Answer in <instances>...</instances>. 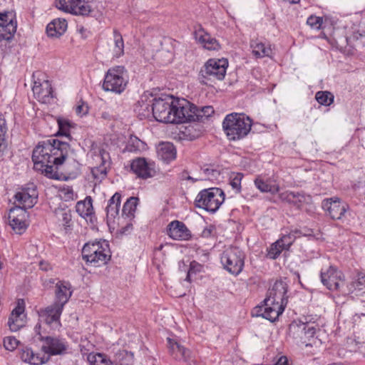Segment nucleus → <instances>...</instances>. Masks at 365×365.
Returning a JSON list of instances; mask_svg holds the SVG:
<instances>
[{
    "mask_svg": "<svg viewBox=\"0 0 365 365\" xmlns=\"http://www.w3.org/2000/svg\"><path fill=\"white\" fill-rule=\"evenodd\" d=\"M73 150L66 142L48 139L39 142L32 153L34 170L51 179H60V173L72 175L79 170Z\"/></svg>",
    "mask_w": 365,
    "mask_h": 365,
    "instance_id": "obj_1",
    "label": "nucleus"
},
{
    "mask_svg": "<svg viewBox=\"0 0 365 365\" xmlns=\"http://www.w3.org/2000/svg\"><path fill=\"white\" fill-rule=\"evenodd\" d=\"M214 112L212 106L198 108L185 99H174L169 96L155 98L152 108L153 117L166 123L205 122Z\"/></svg>",
    "mask_w": 365,
    "mask_h": 365,
    "instance_id": "obj_2",
    "label": "nucleus"
},
{
    "mask_svg": "<svg viewBox=\"0 0 365 365\" xmlns=\"http://www.w3.org/2000/svg\"><path fill=\"white\" fill-rule=\"evenodd\" d=\"M287 284L282 281H277L268 290L267 297L261 305L255 308V314L274 322L282 314L287 306Z\"/></svg>",
    "mask_w": 365,
    "mask_h": 365,
    "instance_id": "obj_3",
    "label": "nucleus"
},
{
    "mask_svg": "<svg viewBox=\"0 0 365 365\" xmlns=\"http://www.w3.org/2000/svg\"><path fill=\"white\" fill-rule=\"evenodd\" d=\"M43 341L41 350L43 354H35L29 347L21 349L20 358L26 363L31 365H41L49 360V355H62L66 353L68 345L67 342L60 338L53 336L41 337Z\"/></svg>",
    "mask_w": 365,
    "mask_h": 365,
    "instance_id": "obj_4",
    "label": "nucleus"
},
{
    "mask_svg": "<svg viewBox=\"0 0 365 365\" xmlns=\"http://www.w3.org/2000/svg\"><path fill=\"white\" fill-rule=\"evenodd\" d=\"M252 121L244 113L228 114L222 122V128L230 140H237L245 137L251 130Z\"/></svg>",
    "mask_w": 365,
    "mask_h": 365,
    "instance_id": "obj_5",
    "label": "nucleus"
},
{
    "mask_svg": "<svg viewBox=\"0 0 365 365\" xmlns=\"http://www.w3.org/2000/svg\"><path fill=\"white\" fill-rule=\"evenodd\" d=\"M109 245L106 241L88 242L82 248V258L95 267L105 265L110 259Z\"/></svg>",
    "mask_w": 365,
    "mask_h": 365,
    "instance_id": "obj_6",
    "label": "nucleus"
},
{
    "mask_svg": "<svg viewBox=\"0 0 365 365\" xmlns=\"http://www.w3.org/2000/svg\"><path fill=\"white\" fill-rule=\"evenodd\" d=\"M228 62L226 59H209L200 69L198 79L200 83L212 86L224 79Z\"/></svg>",
    "mask_w": 365,
    "mask_h": 365,
    "instance_id": "obj_7",
    "label": "nucleus"
},
{
    "mask_svg": "<svg viewBox=\"0 0 365 365\" xmlns=\"http://www.w3.org/2000/svg\"><path fill=\"white\" fill-rule=\"evenodd\" d=\"M225 200L223 191L218 187H211L200 191L197 195L195 205L210 212H215Z\"/></svg>",
    "mask_w": 365,
    "mask_h": 365,
    "instance_id": "obj_8",
    "label": "nucleus"
},
{
    "mask_svg": "<svg viewBox=\"0 0 365 365\" xmlns=\"http://www.w3.org/2000/svg\"><path fill=\"white\" fill-rule=\"evenodd\" d=\"M128 84L126 70L123 66H117L110 68L104 77L103 89L106 91L120 94Z\"/></svg>",
    "mask_w": 365,
    "mask_h": 365,
    "instance_id": "obj_9",
    "label": "nucleus"
},
{
    "mask_svg": "<svg viewBox=\"0 0 365 365\" xmlns=\"http://www.w3.org/2000/svg\"><path fill=\"white\" fill-rule=\"evenodd\" d=\"M245 254L237 247L227 248L221 255V262L224 268L230 274L238 275L245 264Z\"/></svg>",
    "mask_w": 365,
    "mask_h": 365,
    "instance_id": "obj_10",
    "label": "nucleus"
},
{
    "mask_svg": "<svg viewBox=\"0 0 365 365\" xmlns=\"http://www.w3.org/2000/svg\"><path fill=\"white\" fill-rule=\"evenodd\" d=\"M96 0H56V6L66 13L74 15H88L93 9V4Z\"/></svg>",
    "mask_w": 365,
    "mask_h": 365,
    "instance_id": "obj_11",
    "label": "nucleus"
},
{
    "mask_svg": "<svg viewBox=\"0 0 365 365\" xmlns=\"http://www.w3.org/2000/svg\"><path fill=\"white\" fill-rule=\"evenodd\" d=\"M26 211L21 206L11 208L9 214V225L17 234H22L27 228Z\"/></svg>",
    "mask_w": 365,
    "mask_h": 365,
    "instance_id": "obj_12",
    "label": "nucleus"
},
{
    "mask_svg": "<svg viewBox=\"0 0 365 365\" xmlns=\"http://www.w3.org/2000/svg\"><path fill=\"white\" fill-rule=\"evenodd\" d=\"M322 207L332 219L341 220L349 209V205L341 202L339 197H331L323 200Z\"/></svg>",
    "mask_w": 365,
    "mask_h": 365,
    "instance_id": "obj_13",
    "label": "nucleus"
},
{
    "mask_svg": "<svg viewBox=\"0 0 365 365\" xmlns=\"http://www.w3.org/2000/svg\"><path fill=\"white\" fill-rule=\"evenodd\" d=\"M321 281L329 290H337L343 282V274L334 267L330 266L326 271H321Z\"/></svg>",
    "mask_w": 365,
    "mask_h": 365,
    "instance_id": "obj_14",
    "label": "nucleus"
},
{
    "mask_svg": "<svg viewBox=\"0 0 365 365\" xmlns=\"http://www.w3.org/2000/svg\"><path fill=\"white\" fill-rule=\"evenodd\" d=\"M290 329L293 331L294 336L296 339H299L302 344H305L306 346H312V344L308 343L307 341L313 338L316 333V328L313 324L300 322L292 324Z\"/></svg>",
    "mask_w": 365,
    "mask_h": 365,
    "instance_id": "obj_15",
    "label": "nucleus"
},
{
    "mask_svg": "<svg viewBox=\"0 0 365 365\" xmlns=\"http://www.w3.org/2000/svg\"><path fill=\"white\" fill-rule=\"evenodd\" d=\"M155 98L152 94L144 93L135 103L134 111L140 119L148 118L153 116L152 108Z\"/></svg>",
    "mask_w": 365,
    "mask_h": 365,
    "instance_id": "obj_16",
    "label": "nucleus"
},
{
    "mask_svg": "<svg viewBox=\"0 0 365 365\" xmlns=\"http://www.w3.org/2000/svg\"><path fill=\"white\" fill-rule=\"evenodd\" d=\"M32 91L35 98L43 103H47L53 98V90L51 84L48 81L43 82L35 81Z\"/></svg>",
    "mask_w": 365,
    "mask_h": 365,
    "instance_id": "obj_17",
    "label": "nucleus"
},
{
    "mask_svg": "<svg viewBox=\"0 0 365 365\" xmlns=\"http://www.w3.org/2000/svg\"><path fill=\"white\" fill-rule=\"evenodd\" d=\"M15 200L26 208L32 207L36 202L38 193L34 185L31 187L24 188L22 191L15 195Z\"/></svg>",
    "mask_w": 365,
    "mask_h": 365,
    "instance_id": "obj_18",
    "label": "nucleus"
},
{
    "mask_svg": "<svg viewBox=\"0 0 365 365\" xmlns=\"http://www.w3.org/2000/svg\"><path fill=\"white\" fill-rule=\"evenodd\" d=\"M168 235L175 240H187L191 237L185 225L178 220H174L168 225Z\"/></svg>",
    "mask_w": 365,
    "mask_h": 365,
    "instance_id": "obj_19",
    "label": "nucleus"
},
{
    "mask_svg": "<svg viewBox=\"0 0 365 365\" xmlns=\"http://www.w3.org/2000/svg\"><path fill=\"white\" fill-rule=\"evenodd\" d=\"M281 198L298 208H301L303 204H309L312 201V197L309 195H306L304 192H294L287 191L281 194Z\"/></svg>",
    "mask_w": 365,
    "mask_h": 365,
    "instance_id": "obj_20",
    "label": "nucleus"
},
{
    "mask_svg": "<svg viewBox=\"0 0 365 365\" xmlns=\"http://www.w3.org/2000/svg\"><path fill=\"white\" fill-rule=\"evenodd\" d=\"M130 167L133 173L139 178L146 179L152 176L153 169L150 165L143 158H138L133 160Z\"/></svg>",
    "mask_w": 365,
    "mask_h": 365,
    "instance_id": "obj_21",
    "label": "nucleus"
},
{
    "mask_svg": "<svg viewBox=\"0 0 365 365\" xmlns=\"http://www.w3.org/2000/svg\"><path fill=\"white\" fill-rule=\"evenodd\" d=\"M158 157L165 163H170L176 158V149L174 145L169 142L161 143L157 148Z\"/></svg>",
    "mask_w": 365,
    "mask_h": 365,
    "instance_id": "obj_22",
    "label": "nucleus"
},
{
    "mask_svg": "<svg viewBox=\"0 0 365 365\" xmlns=\"http://www.w3.org/2000/svg\"><path fill=\"white\" fill-rule=\"evenodd\" d=\"M71 284L66 282H58L56 285L55 302L64 306L72 295Z\"/></svg>",
    "mask_w": 365,
    "mask_h": 365,
    "instance_id": "obj_23",
    "label": "nucleus"
},
{
    "mask_svg": "<svg viewBox=\"0 0 365 365\" xmlns=\"http://www.w3.org/2000/svg\"><path fill=\"white\" fill-rule=\"evenodd\" d=\"M67 21L64 19H56L46 26V33L49 37L58 38L62 36L67 29Z\"/></svg>",
    "mask_w": 365,
    "mask_h": 365,
    "instance_id": "obj_24",
    "label": "nucleus"
},
{
    "mask_svg": "<svg viewBox=\"0 0 365 365\" xmlns=\"http://www.w3.org/2000/svg\"><path fill=\"white\" fill-rule=\"evenodd\" d=\"M63 305L59 303L54 302L53 304L47 307L43 311H42V316L46 317V322L47 324H51L56 322L60 324V317L63 309Z\"/></svg>",
    "mask_w": 365,
    "mask_h": 365,
    "instance_id": "obj_25",
    "label": "nucleus"
},
{
    "mask_svg": "<svg viewBox=\"0 0 365 365\" xmlns=\"http://www.w3.org/2000/svg\"><path fill=\"white\" fill-rule=\"evenodd\" d=\"M195 38L199 43L202 44L206 49L217 50L220 47L217 41L202 29H200L195 32Z\"/></svg>",
    "mask_w": 365,
    "mask_h": 365,
    "instance_id": "obj_26",
    "label": "nucleus"
},
{
    "mask_svg": "<svg viewBox=\"0 0 365 365\" xmlns=\"http://www.w3.org/2000/svg\"><path fill=\"white\" fill-rule=\"evenodd\" d=\"M76 211L84 219L91 217L93 213L91 197H86L84 200L78 201L76 205Z\"/></svg>",
    "mask_w": 365,
    "mask_h": 365,
    "instance_id": "obj_27",
    "label": "nucleus"
},
{
    "mask_svg": "<svg viewBox=\"0 0 365 365\" xmlns=\"http://www.w3.org/2000/svg\"><path fill=\"white\" fill-rule=\"evenodd\" d=\"M120 195L116 192L108 200V203L106 209L108 217L115 218V216L118 215L120 205Z\"/></svg>",
    "mask_w": 365,
    "mask_h": 365,
    "instance_id": "obj_28",
    "label": "nucleus"
},
{
    "mask_svg": "<svg viewBox=\"0 0 365 365\" xmlns=\"http://www.w3.org/2000/svg\"><path fill=\"white\" fill-rule=\"evenodd\" d=\"M7 126L5 118L0 114V158H3L7 151V140L6 134Z\"/></svg>",
    "mask_w": 365,
    "mask_h": 365,
    "instance_id": "obj_29",
    "label": "nucleus"
},
{
    "mask_svg": "<svg viewBox=\"0 0 365 365\" xmlns=\"http://www.w3.org/2000/svg\"><path fill=\"white\" fill-rule=\"evenodd\" d=\"M114 361L115 365H133V354L126 350H120L115 354Z\"/></svg>",
    "mask_w": 365,
    "mask_h": 365,
    "instance_id": "obj_30",
    "label": "nucleus"
},
{
    "mask_svg": "<svg viewBox=\"0 0 365 365\" xmlns=\"http://www.w3.org/2000/svg\"><path fill=\"white\" fill-rule=\"evenodd\" d=\"M113 55L115 58H119L124 54V41L122 35L117 30L113 31Z\"/></svg>",
    "mask_w": 365,
    "mask_h": 365,
    "instance_id": "obj_31",
    "label": "nucleus"
},
{
    "mask_svg": "<svg viewBox=\"0 0 365 365\" xmlns=\"http://www.w3.org/2000/svg\"><path fill=\"white\" fill-rule=\"evenodd\" d=\"M146 144L136 136H130L125 150L130 153H136L145 150Z\"/></svg>",
    "mask_w": 365,
    "mask_h": 365,
    "instance_id": "obj_32",
    "label": "nucleus"
},
{
    "mask_svg": "<svg viewBox=\"0 0 365 365\" xmlns=\"http://www.w3.org/2000/svg\"><path fill=\"white\" fill-rule=\"evenodd\" d=\"M87 360L91 365H113L106 355L101 353H90Z\"/></svg>",
    "mask_w": 365,
    "mask_h": 365,
    "instance_id": "obj_33",
    "label": "nucleus"
},
{
    "mask_svg": "<svg viewBox=\"0 0 365 365\" xmlns=\"http://www.w3.org/2000/svg\"><path fill=\"white\" fill-rule=\"evenodd\" d=\"M250 46L252 48L253 54L257 58L269 56L272 53L271 48L266 47L265 45L261 42L253 41L251 42Z\"/></svg>",
    "mask_w": 365,
    "mask_h": 365,
    "instance_id": "obj_34",
    "label": "nucleus"
},
{
    "mask_svg": "<svg viewBox=\"0 0 365 365\" xmlns=\"http://www.w3.org/2000/svg\"><path fill=\"white\" fill-rule=\"evenodd\" d=\"M138 197H131L125 202L122 210L123 215L127 217H131L134 216V212L136 210L138 204Z\"/></svg>",
    "mask_w": 365,
    "mask_h": 365,
    "instance_id": "obj_35",
    "label": "nucleus"
},
{
    "mask_svg": "<svg viewBox=\"0 0 365 365\" xmlns=\"http://www.w3.org/2000/svg\"><path fill=\"white\" fill-rule=\"evenodd\" d=\"M16 31V25L3 26L0 24V41H11Z\"/></svg>",
    "mask_w": 365,
    "mask_h": 365,
    "instance_id": "obj_36",
    "label": "nucleus"
},
{
    "mask_svg": "<svg viewBox=\"0 0 365 365\" xmlns=\"http://www.w3.org/2000/svg\"><path fill=\"white\" fill-rule=\"evenodd\" d=\"M57 123L58 125V130L56 135H64L71 139L70 128L71 127V124L70 121L65 118H58L57 119Z\"/></svg>",
    "mask_w": 365,
    "mask_h": 365,
    "instance_id": "obj_37",
    "label": "nucleus"
},
{
    "mask_svg": "<svg viewBox=\"0 0 365 365\" xmlns=\"http://www.w3.org/2000/svg\"><path fill=\"white\" fill-rule=\"evenodd\" d=\"M334 95L329 91H318L315 98L317 102L323 106H329L334 101Z\"/></svg>",
    "mask_w": 365,
    "mask_h": 365,
    "instance_id": "obj_38",
    "label": "nucleus"
},
{
    "mask_svg": "<svg viewBox=\"0 0 365 365\" xmlns=\"http://www.w3.org/2000/svg\"><path fill=\"white\" fill-rule=\"evenodd\" d=\"M102 163L98 167H94L91 169V174L94 179L101 181L104 179L107 174L106 167L105 166L106 161L104 160L103 156L101 157Z\"/></svg>",
    "mask_w": 365,
    "mask_h": 365,
    "instance_id": "obj_39",
    "label": "nucleus"
},
{
    "mask_svg": "<svg viewBox=\"0 0 365 365\" xmlns=\"http://www.w3.org/2000/svg\"><path fill=\"white\" fill-rule=\"evenodd\" d=\"M168 346L170 354L175 359H180V351H185L183 346L170 338H168Z\"/></svg>",
    "mask_w": 365,
    "mask_h": 365,
    "instance_id": "obj_40",
    "label": "nucleus"
},
{
    "mask_svg": "<svg viewBox=\"0 0 365 365\" xmlns=\"http://www.w3.org/2000/svg\"><path fill=\"white\" fill-rule=\"evenodd\" d=\"M16 16L13 11L0 12V24L3 26L16 25Z\"/></svg>",
    "mask_w": 365,
    "mask_h": 365,
    "instance_id": "obj_41",
    "label": "nucleus"
},
{
    "mask_svg": "<svg viewBox=\"0 0 365 365\" xmlns=\"http://www.w3.org/2000/svg\"><path fill=\"white\" fill-rule=\"evenodd\" d=\"M8 325L11 331H16L24 326V317L11 315L9 318Z\"/></svg>",
    "mask_w": 365,
    "mask_h": 365,
    "instance_id": "obj_42",
    "label": "nucleus"
},
{
    "mask_svg": "<svg viewBox=\"0 0 365 365\" xmlns=\"http://www.w3.org/2000/svg\"><path fill=\"white\" fill-rule=\"evenodd\" d=\"M243 178L242 173H232L230 177V185L236 193H239L241 191V181Z\"/></svg>",
    "mask_w": 365,
    "mask_h": 365,
    "instance_id": "obj_43",
    "label": "nucleus"
},
{
    "mask_svg": "<svg viewBox=\"0 0 365 365\" xmlns=\"http://www.w3.org/2000/svg\"><path fill=\"white\" fill-rule=\"evenodd\" d=\"M255 185L262 192H274L277 189L275 187L264 181L260 178L255 180Z\"/></svg>",
    "mask_w": 365,
    "mask_h": 365,
    "instance_id": "obj_44",
    "label": "nucleus"
},
{
    "mask_svg": "<svg viewBox=\"0 0 365 365\" xmlns=\"http://www.w3.org/2000/svg\"><path fill=\"white\" fill-rule=\"evenodd\" d=\"M284 250L278 241L273 243L268 250L267 257L270 259H277L282 251Z\"/></svg>",
    "mask_w": 365,
    "mask_h": 365,
    "instance_id": "obj_45",
    "label": "nucleus"
},
{
    "mask_svg": "<svg viewBox=\"0 0 365 365\" xmlns=\"http://www.w3.org/2000/svg\"><path fill=\"white\" fill-rule=\"evenodd\" d=\"M202 172L205 175L204 180H215L220 175V172L212 168H202Z\"/></svg>",
    "mask_w": 365,
    "mask_h": 365,
    "instance_id": "obj_46",
    "label": "nucleus"
},
{
    "mask_svg": "<svg viewBox=\"0 0 365 365\" xmlns=\"http://www.w3.org/2000/svg\"><path fill=\"white\" fill-rule=\"evenodd\" d=\"M295 239V236L293 234H288L283 235L279 240H278V242L279 245L282 246L284 250H287L290 245L294 242Z\"/></svg>",
    "mask_w": 365,
    "mask_h": 365,
    "instance_id": "obj_47",
    "label": "nucleus"
},
{
    "mask_svg": "<svg viewBox=\"0 0 365 365\" xmlns=\"http://www.w3.org/2000/svg\"><path fill=\"white\" fill-rule=\"evenodd\" d=\"M19 343V341L14 336H7L4 339V346L8 351H14Z\"/></svg>",
    "mask_w": 365,
    "mask_h": 365,
    "instance_id": "obj_48",
    "label": "nucleus"
},
{
    "mask_svg": "<svg viewBox=\"0 0 365 365\" xmlns=\"http://www.w3.org/2000/svg\"><path fill=\"white\" fill-rule=\"evenodd\" d=\"M307 23L311 28L319 29L323 23V19L322 17L312 15L307 19Z\"/></svg>",
    "mask_w": 365,
    "mask_h": 365,
    "instance_id": "obj_49",
    "label": "nucleus"
},
{
    "mask_svg": "<svg viewBox=\"0 0 365 365\" xmlns=\"http://www.w3.org/2000/svg\"><path fill=\"white\" fill-rule=\"evenodd\" d=\"M62 197L64 200L68 201V200H73L76 195L74 193L73 189L71 187H63L61 191Z\"/></svg>",
    "mask_w": 365,
    "mask_h": 365,
    "instance_id": "obj_50",
    "label": "nucleus"
},
{
    "mask_svg": "<svg viewBox=\"0 0 365 365\" xmlns=\"http://www.w3.org/2000/svg\"><path fill=\"white\" fill-rule=\"evenodd\" d=\"M354 289L361 293H365V275H359L357 280L354 284Z\"/></svg>",
    "mask_w": 365,
    "mask_h": 365,
    "instance_id": "obj_51",
    "label": "nucleus"
},
{
    "mask_svg": "<svg viewBox=\"0 0 365 365\" xmlns=\"http://www.w3.org/2000/svg\"><path fill=\"white\" fill-rule=\"evenodd\" d=\"M61 220L66 227H71V213L70 210H61Z\"/></svg>",
    "mask_w": 365,
    "mask_h": 365,
    "instance_id": "obj_52",
    "label": "nucleus"
},
{
    "mask_svg": "<svg viewBox=\"0 0 365 365\" xmlns=\"http://www.w3.org/2000/svg\"><path fill=\"white\" fill-rule=\"evenodd\" d=\"M215 227L214 225H210L205 227L202 231L201 236L204 238H208L214 235Z\"/></svg>",
    "mask_w": 365,
    "mask_h": 365,
    "instance_id": "obj_53",
    "label": "nucleus"
},
{
    "mask_svg": "<svg viewBox=\"0 0 365 365\" xmlns=\"http://www.w3.org/2000/svg\"><path fill=\"white\" fill-rule=\"evenodd\" d=\"M24 312V304H21L20 302H18L16 307L12 311L11 315L17 316V317H24L23 314Z\"/></svg>",
    "mask_w": 365,
    "mask_h": 365,
    "instance_id": "obj_54",
    "label": "nucleus"
},
{
    "mask_svg": "<svg viewBox=\"0 0 365 365\" xmlns=\"http://www.w3.org/2000/svg\"><path fill=\"white\" fill-rule=\"evenodd\" d=\"M88 112V107L83 102H82L81 104L78 105L76 108V113L81 116L86 115Z\"/></svg>",
    "mask_w": 365,
    "mask_h": 365,
    "instance_id": "obj_55",
    "label": "nucleus"
},
{
    "mask_svg": "<svg viewBox=\"0 0 365 365\" xmlns=\"http://www.w3.org/2000/svg\"><path fill=\"white\" fill-rule=\"evenodd\" d=\"M184 353L182 351H180V359H182L185 361H190V351L186 348L184 347Z\"/></svg>",
    "mask_w": 365,
    "mask_h": 365,
    "instance_id": "obj_56",
    "label": "nucleus"
},
{
    "mask_svg": "<svg viewBox=\"0 0 365 365\" xmlns=\"http://www.w3.org/2000/svg\"><path fill=\"white\" fill-rule=\"evenodd\" d=\"M274 365H289L288 362V359L282 356L279 357V359L277 360V361Z\"/></svg>",
    "mask_w": 365,
    "mask_h": 365,
    "instance_id": "obj_57",
    "label": "nucleus"
},
{
    "mask_svg": "<svg viewBox=\"0 0 365 365\" xmlns=\"http://www.w3.org/2000/svg\"><path fill=\"white\" fill-rule=\"evenodd\" d=\"M181 178H182V180H190V181H192V182H196V181H197V179H195V178H192L191 176H190L187 172H183V173H182V174H181Z\"/></svg>",
    "mask_w": 365,
    "mask_h": 365,
    "instance_id": "obj_58",
    "label": "nucleus"
},
{
    "mask_svg": "<svg viewBox=\"0 0 365 365\" xmlns=\"http://www.w3.org/2000/svg\"><path fill=\"white\" fill-rule=\"evenodd\" d=\"M39 267H40V269L43 271H48V270L51 269L50 264L46 262H41L39 263Z\"/></svg>",
    "mask_w": 365,
    "mask_h": 365,
    "instance_id": "obj_59",
    "label": "nucleus"
},
{
    "mask_svg": "<svg viewBox=\"0 0 365 365\" xmlns=\"http://www.w3.org/2000/svg\"><path fill=\"white\" fill-rule=\"evenodd\" d=\"M101 118L104 120H110L111 115L107 111H103L101 113Z\"/></svg>",
    "mask_w": 365,
    "mask_h": 365,
    "instance_id": "obj_60",
    "label": "nucleus"
}]
</instances>
